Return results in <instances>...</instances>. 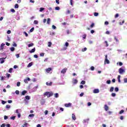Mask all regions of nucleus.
Returning a JSON list of instances; mask_svg holds the SVG:
<instances>
[{"label":"nucleus","mask_w":127,"mask_h":127,"mask_svg":"<svg viewBox=\"0 0 127 127\" xmlns=\"http://www.w3.org/2000/svg\"><path fill=\"white\" fill-rule=\"evenodd\" d=\"M4 78H5V76H1L0 78L1 81H3L4 80Z\"/></svg>","instance_id":"37"},{"label":"nucleus","mask_w":127,"mask_h":127,"mask_svg":"<svg viewBox=\"0 0 127 127\" xmlns=\"http://www.w3.org/2000/svg\"><path fill=\"white\" fill-rule=\"evenodd\" d=\"M25 99L24 100V101L26 102L25 104H28V101H27V100H30V96L27 95L25 96Z\"/></svg>","instance_id":"4"},{"label":"nucleus","mask_w":127,"mask_h":127,"mask_svg":"<svg viewBox=\"0 0 127 127\" xmlns=\"http://www.w3.org/2000/svg\"><path fill=\"white\" fill-rule=\"evenodd\" d=\"M119 17V14L118 13H117L115 15V18H117Z\"/></svg>","instance_id":"58"},{"label":"nucleus","mask_w":127,"mask_h":127,"mask_svg":"<svg viewBox=\"0 0 127 127\" xmlns=\"http://www.w3.org/2000/svg\"><path fill=\"white\" fill-rule=\"evenodd\" d=\"M55 9H56V10H59V9H60V7L57 6L55 8Z\"/></svg>","instance_id":"34"},{"label":"nucleus","mask_w":127,"mask_h":127,"mask_svg":"<svg viewBox=\"0 0 127 127\" xmlns=\"http://www.w3.org/2000/svg\"><path fill=\"white\" fill-rule=\"evenodd\" d=\"M24 34H25V35L26 37H27V36H28V34H27V33H26V32H24Z\"/></svg>","instance_id":"47"},{"label":"nucleus","mask_w":127,"mask_h":127,"mask_svg":"<svg viewBox=\"0 0 127 127\" xmlns=\"http://www.w3.org/2000/svg\"><path fill=\"white\" fill-rule=\"evenodd\" d=\"M30 118H34V114H30L29 115Z\"/></svg>","instance_id":"33"},{"label":"nucleus","mask_w":127,"mask_h":127,"mask_svg":"<svg viewBox=\"0 0 127 127\" xmlns=\"http://www.w3.org/2000/svg\"><path fill=\"white\" fill-rule=\"evenodd\" d=\"M44 9H45L44 8L41 7L40 8L39 11H40V12H41L43 11V10H44Z\"/></svg>","instance_id":"30"},{"label":"nucleus","mask_w":127,"mask_h":127,"mask_svg":"<svg viewBox=\"0 0 127 127\" xmlns=\"http://www.w3.org/2000/svg\"><path fill=\"white\" fill-rule=\"evenodd\" d=\"M72 119L73 120V121H76V116L74 114H72Z\"/></svg>","instance_id":"10"},{"label":"nucleus","mask_w":127,"mask_h":127,"mask_svg":"<svg viewBox=\"0 0 127 127\" xmlns=\"http://www.w3.org/2000/svg\"><path fill=\"white\" fill-rule=\"evenodd\" d=\"M104 64H110V61L108 60V55H105V59L104 60Z\"/></svg>","instance_id":"1"},{"label":"nucleus","mask_w":127,"mask_h":127,"mask_svg":"<svg viewBox=\"0 0 127 127\" xmlns=\"http://www.w3.org/2000/svg\"><path fill=\"white\" fill-rule=\"evenodd\" d=\"M91 105H92V104L90 102H88L87 103L88 107H90V106H91Z\"/></svg>","instance_id":"54"},{"label":"nucleus","mask_w":127,"mask_h":127,"mask_svg":"<svg viewBox=\"0 0 127 127\" xmlns=\"http://www.w3.org/2000/svg\"><path fill=\"white\" fill-rule=\"evenodd\" d=\"M88 122H89V119H88L83 120V123H88Z\"/></svg>","instance_id":"26"},{"label":"nucleus","mask_w":127,"mask_h":127,"mask_svg":"<svg viewBox=\"0 0 127 127\" xmlns=\"http://www.w3.org/2000/svg\"><path fill=\"white\" fill-rule=\"evenodd\" d=\"M81 84H82V85H85V84H86V81H84V80H82L81 82Z\"/></svg>","instance_id":"35"},{"label":"nucleus","mask_w":127,"mask_h":127,"mask_svg":"<svg viewBox=\"0 0 127 127\" xmlns=\"http://www.w3.org/2000/svg\"><path fill=\"white\" fill-rule=\"evenodd\" d=\"M115 92H119V88L118 87H116L115 88Z\"/></svg>","instance_id":"40"},{"label":"nucleus","mask_w":127,"mask_h":127,"mask_svg":"<svg viewBox=\"0 0 127 127\" xmlns=\"http://www.w3.org/2000/svg\"><path fill=\"white\" fill-rule=\"evenodd\" d=\"M112 97H116L117 96V94L115 93H113L111 94Z\"/></svg>","instance_id":"27"},{"label":"nucleus","mask_w":127,"mask_h":127,"mask_svg":"<svg viewBox=\"0 0 127 127\" xmlns=\"http://www.w3.org/2000/svg\"><path fill=\"white\" fill-rule=\"evenodd\" d=\"M105 43L106 44V47H108V46H109V44H108V41H105Z\"/></svg>","instance_id":"48"},{"label":"nucleus","mask_w":127,"mask_h":127,"mask_svg":"<svg viewBox=\"0 0 127 127\" xmlns=\"http://www.w3.org/2000/svg\"><path fill=\"white\" fill-rule=\"evenodd\" d=\"M67 71V68H64L61 71V73H62V74H65V73H66V71Z\"/></svg>","instance_id":"6"},{"label":"nucleus","mask_w":127,"mask_h":127,"mask_svg":"<svg viewBox=\"0 0 127 127\" xmlns=\"http://www.w3.org/2000/svg\"><path fill=\"white\" fill-rule=\"evenodd\" d=\"M33 64L32 63V62L30 63L27 65V67L29 68V67H31V66H32Z\"/></svg>","instance_id":"20"},{"label":"nucleus","mask_w":127,"mask_h":127,"mask_svg":"<svg viewBox=\"0 0 127 127\" xmlns=\"http://www.w3.org/2000/svg\"><path fill=\"white\" fill-rule=\"evenodd\" d=\"M73 84H77L78 83V80L76 79L73 78L72 79Z\"/></svg>","instance_id":"9"},{"label":"nucleus","mask_w":127,"mask_h":127,"mask_svg":"<svg viewBox=\"0 0 127 127\" xmlns=\"http://www.w3.org/2000/svg\"><path fill=\"white\" fill-rule=\"evenodd\" d=\"M45 96H47L48 98H49L51 97L52 96H53V93L52 92H45L44 93Z\"/></svg>","instance_id":"2"},{"label":"nucleus","mask_w":127,"mask_h":127,"mask_svg":"<svg viewBox=\"0 0 127 127\" xmlns=\"http://www.w3.org/2000/svg\"><path fill=\"white\" fill-rule=\"evenodd\" d=\"M71 104L69 103L68 104H65L64 106L66 107V108H69V107H71Z\"/></svg>","instance_id":"11"},{"label":"nucleus","mask_w":127,"mask_h":127,"mask_svg":"<svg viewBox=\"0 0 127 127\" xmlns=\"http://www.w3.org/2000/svg\"><path fill=\"white\" fill-rule=\"evenodd\" d=\"M34 52H35V48H34L31 51H30V53H34Z\"/></svg>","instance_id":"17"},{"label":"nucleus","mask_w":127,"mask_h":127,"mask_svg":"<svg viewBox=\"0 0 127 127\" xmlns=\"http://www.w3.org/2000/svg\"><path fill=\"white\" fill-rule=\"evenodd\" d=\"M7 34H10V33H11V31L9 30L7 31Z\"/></svg>","instance_id":"56"},{"label":"nucleus","mask_w":127,"mask_h":127,"mask_svg":"<svg viewBox=\"0 0 127 127\" xmlns=\"http://www.w3.org/2000/svg\"><path fill=\"white\" fill-rule=\"evenodd\" d=\"M114 39H115V40H116V42H119V39H118L117 38V37H116V36H115V37H114Z\"/></svg>","instance_id":"36"},{"label":"nucleus","mask_w":127,"mask_h":127,"mask_svg":"<svg viewBox=\"0 0 127 127\" xmlns=\"http://www.w3.org/2000/svg\"><path fill=\"white\" fill-rule=\"evenodd\" d=\"M118 80L119 83H121V75H118Z\"/></svg>","instance_id":"22"},{"label":"nucleus","mask_w":127,"mask_h":127,"mask_svg":"<svg viewBox=\"0 0 127 127\" xmlns=\"http://www.w3.org/2000/svg\"><path fill=\"white\" fill-rule=\"evenodd\" d=\"M34 30V27L32 28L30 30V32H33V31Z\"/></svg>","instance_id":"41"},{"label":"nucleus","mask_w":127,"mask_h":127,"mask_svg":"<svg viewBox=\"0 0 127 127\" xmlns=\"http://www.w3.org/2000/svg\"><path fill=\"white\" fill-rule=\"evenodd\" d=\"M6 108V109H9L10 108V105H7Z\"/></svg>","instance_id":"57"},{"label":"nucleus","mask_w":127,"mask_h":127,"mask_svg":"<svg viewBox=\"0 0 127 127\" xmlns=\"http://www.w3.org/2000/svg\"><path fill=\"white\" fill-rule=\"evenodd\" d=\"M28 81H30V78H29V77H27V78L24 79V82L26 84H27V83H28Z\"/></svg>","instance_id":"7"},{"label":"nucleus","mask_w":127,"mask_h":127,"mask_svg":"<svg viewBox=\"0 0 127 127\" xmlns=\"http://www.w3.org/2000/svg\"><path fill=\"white\" fill-rule=\"evenodd\" d=\"M19 112H21V109H17V110H16L15 113L19 114Z\"/></svg>","instance_id":"16"},{"label":"nucleus","mask_w":127,"mask_h":127,"mask_svg":"<svg viewBox=\"0 0 127 127\" xmlns=\"http://www.w3.org/2000/svg\"><path fill=\"white\" fill-rule=\"evenodd\" d=\"M119 72L120 74H123V73H125L126 71H125V69H124V67H122L119 69Z\"/></svg>","instance_id":"3"},{"label":"nucleus","mask_w":127,"mask_h":127,"mask_svg":"<svg viewBox=\"0 0 127 127\" xmlns=\"http://www.w3.org/2000/svg\"><path fill=\"white\" fill-rule=\"evenodd\" d=\"M5 45V44L2 43L0 46V50H2L3 49V47Z\"/></svg>","instance_id":"8"},{"label":"nucleus","mask_w":127,"mask_h":127,"mask_svg":"<svg viewBox=\"0 0 127 127\" xmlns=\"http://www.w3.org/2000/svg\"><path fill=\"white\" fill-rule=\"evenodd\" d=\"M107 84H111V80H109L106 81Z\"/></svg>","instance_id":"46"},{"label":"nucleus","mask_w":127,"mask_h":127,"mask_svg":"<svg viewBox=\"0 0 127 127\" xmlns=\"http://www.w3.org/2000/svg\"><path fill=\"white\" fill-rule=\"evenodd\" d=\"M17 87H19V86H20V82H18L17 83Z\"/></svg>","instance_id":"51"},{"label":"nucleus","mask_w":127,"mask_h":127,"mask_svg":"<svg viewBox=\"0 0 127 127\" xmlns=\"http://www.w3.org/2000/svg\"><path fill=\"white\" fill-rule=\"evenodd\" d=\"M58 97H59V95L58 94V93L55 94V98H58Z\"/></svg>","instance_id":"29"},{"label":"nucleus","mask_w":127,"mask_h":127,"mask_svg":"<svg viewBox=\"0 0 127 127\" xmlns=\"http://www.w3.org/2000/svg\"><path fill=\"white\" fill-rule=\"evenodd\" d=\"M27 125H28V124H27V123L24 124V125L23 126V127H27Z\"/></svg>","instance_id":"49"},{"label":"nucleus","mask_w":127,"mask_h":127,"mask_svg":"<svg viewBox=\"0 0 127 127\" xmlns=\"http://www.w3.org/2000/svg\"><path fill=\"white\" fill-rule=\"evenodd\" d=\"M10 51H11L12 52H13V51H14V50H15V48H14V47H12L10 48Z\"/></svg>","instance_id":"24"},{"label":"nucleus","mask_w":127,"mask_h":127,"mask_svg":"<svg viewBox=\"0 0 127 127\" xmlns=\"http://www.w3.org/2000/svg\"><path fill=\"white\" fill-rule=\"evenodd\" d=\"M40 56L43 57V56H44V54L43 53H41V54H40Z\"/></svg>","instance_id":"64"},{"label":"nucleus","mask_w":127,"mask_h":127,"mask_svg":"<svg viewBox=\"0 0 127 127\" xmlns=\"http://www.w3.org/2000/svg\"><path fill=\"white\" fill-rule=\"evenodd\" d=\"M51 21V20L50 19V18H48L47 21V24H50Z\"/></svg>","instance_id":"19"},{"label":"nucleus","mask_w":127,"mask_h":127,"mask_svg":"<svg viewBox=\"0 0 127 127\" xmlns=\"http://www.w3.org/2000/svg\"><path fill=\"white\" fill-rule=\"evenodd\" d=\"M0 127H5V124H3L0 126Z\"/></svg>","instance_id":"61"},{"label":"nucleus","mask_w":127,"mask_h":127,"mask_svg":"<svg viewBox=\"0 0 127 127\" xmlns=\"http://www.w3.org/2000/svg\"><path fill=\"white\" fill-rule=\"evenodd\" d=\"M26 93H27V92L26 90H24L22 92V96H24V95H25V94H26Z\"/></svg>","instance_id":"18"},{"label":"nucleus","mask_w":127,"mask_h":127,"mask_svg":"<svg viewBox=\"0 0 127 127\" xmlns=\"http://www.w3.org/2000/svg\"><path fill=\"white\" fill-rule=\"evenodd\" d=\"M86 37H87V35H83V39H85L86 38Z\"/></svg>","instance_id":"63"},{"label":"nucleus","mask_w":127,"mask_h":127,"mask_svg":"<svg viewBox=\"0 0 127 127\" xmlns=\"http://www.w3.org/2000/svg\"><path fill=\"white\" fill-rule=\"evenodd\" d=\"M69 2L70 5H72V6H73V2H74V1L73 0H69Z\"/></svg>","instance_id":"23"},{"label":"nucleus","mask_w":127,"mask_h":127,"mask_svg":"<svg viewBox=\"0 0 127 127\" xmlns=\"http://www.w3.org/2000/svg\"><path fill=\"white\" fill-rule=\"evenodd\" d=\"M15 93L16 94V95H19V91L18 90H16Z\"/></svg>","instance_id":"42"},{"label":"nucleus","mask_w":127,"mask_h":127,"mask_svg":"<svg viewBox=\"0 0 127 127\" xmlns=\"http://www.w3.org/2000/svg\"><path fill=\"white\" fill-rule=\"evenodd\" d=\"M104 109H105V111H108L109 110V106H108V105H105V106H104Z\"/></svg>","instance_id":"13"},{"label":"nucleus","mask_w":127,"mask_h":127,"mask_svg":"<svg viewBox=\"0 0 127 127\" xmlns=\"http://www.w3.org/2000/svg\"><path fill=\"white\" fill-rule=\"evenodd\" d=\"M46 85L47 86H52V82H46Z\"/></svg>","instance_id":"15"},{"label":"nucleus","mask_w":127,"mask_h":127,"mask_svg":"<svg viewBox=\"0 0 127 127\" xmlns=\"http://www.w3.org/2000/svg\"><path fill=\"white\" fill-rule=\"evenodd\" d=\"M52 28H53V29H56V26H55V25H52Z\"/></svg>","instance_id":"59"},{"label":"nucleus","mask_w":127,"mask_h":127,"mask_svg":"<svg viewBox=\"0 0 127 127\" xmlns=\"http://www.w3.org/2000/svg\"><path fill=\"white\" fill-rule=\"evenodd\" d=\"M90 70H91V71H94L95 70V67L94 66H91L90 67Z\"/></svg>","instance_id":"39"},{"label":"nucleus","mask_w":127,"mask_h":127,"mask_svg":"<svg viewBox=\"0 0 127 127\" xmlns=\"http://www.w3.org/2000/svg\"><path fill=\"white\" fill-rule=\"evenodd\" d=\"M65 46H66V47H68L69 46V43L66 42L65 43Z\"/></svg>","instance_id":"50"},{"label":"nucleus","mask_w":127,"mask_h":127,"mask_svg":"<svg viewBox=\"0 0 127 127\" xmlns=\"http://www.w3.org/2000/svg\"><path fill=\"white\" fill-rule=\"evenodd\" d=\"M5 58H6V57L5 58H0V64H3V63H4Z\"/></svg>","instance_id":"5"},{"label":"nucleus","mask_w":127,"mask_h":127,"mask_svg":"<svg viewBox=\"0 0 127 127\" xmlns=\"http://www.w3.org/2000/svg\"><path fill=\"white\" fill-rule=\"evenodd\" d=\"M124 83H127V78H124Z\"/></svg>","instance_id":"62"},{"label":"nucleus","mask_w":127,"mask_h":127,"mask_svg":"<svg viewBox=\"0 0 127 127\" xmlns=\"http://www.w3.org/2000/svg\"><path fill=\"white\" fill-rule=\"evenodd\" d=\"M9 73H11V72H12V68H11L9 69V71H8Z\"/></svg>","instance_id":"60"},{"label":"nucleus","mask_w":127,"mask_h":127,"mask_svg":"<svg viewBox=\"0 0 127 127\" xmlns=\"http://www.w3.org/2000/svg\"><path fill=\"white\" fill-rule=\"evenodd\" d=\"M34 24H38V21H37V20H35V21H34Z\"/></svg>","instance_id":"45"},{"label":"nucleus","mask_w":127,"mask_h":127,"mask_svg":"<svg viewBox=\"0 0 127 127\" xmlns=\"http://www.w3.org/2000/svg\"><path fill=\"white\" fill-rule=\"evenodd\" d=\"M81 51H82V52H85V51H87V48H84L82 49L81 50Z\"/></svg>","instance_id":"28"},{"label":"nucleus","mask_w":127,"mask_h":127,"mask_svg":"<svg viewBox=\"0 0 127 127\" xmlns=\"http://www.w3.org/2000/svg\"><path fill=\"white\" fill-rule=\"evenodd\" d=\"M45 116L48 115V111L46 110L44 112Z\"/></svg>","instance_id":"44"},{"label":"nucleus","mask_w":127,"mask_h":127,"mask_svg":"<svg viewBox=\"0 0 127 127\" xmlns=\"http://www.w3.org/2000/svg\"><path fill=\"white\" fill-rule=\"evenodd\" d=\"M10 11H11V12H13V13L15 12V10L13 8L11 9Z\"/></svg>","instance_id":"43"},{"label":"nucleus","mask_w":127,"mask_h":127,"mask_svg":"<svg viewBox=\"0 0 127 127\" xmlns=\"http://www.w3.org/2000/svg\"><path fill=\"white\" fill-rule=\"evenodd\" d=\"M11 120H15V116H13L12 117H10Z\"/></svg>","instance_id":"53"},{"label":"nucleus","mask_w":127,"mask_h":127,"mask_svg":"<svg viewBox=\"0 0 127 127\" xmlns=\"http://www.w3.org/2000/svg\"><path fill=\"white\" fill-rule=\"evenodd\" d=\"M94 25H95V24H94V23H92L90 25V27H91V28L94 27Z\"/></svg>","instance_id":"55"},{"label":"nucleus","mask_w":127,"mask_h":127,"mask_svg":"<svg viewBox=\"0 0 127 127\" xmlns=\"http://www.w3.org/2000/svg\"><path fill=\"white\" fill-rule=\"evenodd\" d=\"M51 70H52V68H51V67H49L48 68H47L46 69L47 73H50V71H51Z\"/></svg>","instance_id":"12"},{"label":"nucleus","mask_w":127,"mask_h":127,"mask_svg":"<svg viewBox=\"0 0 127 127\" xmlns=\"http://www.w3.org/2000/svg\"><path fill=\"white\" fill-rule=\"evenodd\" d=\"M45 104V100L44 99H42L41 100V105H44Z\"/></svg>","instance_id":"14"},{"label":"nucleus","mask_w":127,"mask_h":127,"mask_svg":"<svg viewBox=\"0 0 127 127\" xmlns=\"http://www.w3.org/2000/svg\"><path fill=\"white\" fill-rule=\"evenodd\" d=\"M33 45H34V44H33V43H32L30 44H28V47H32V46H33Z\"/></svg>","instance_id":"21"},{"label":"nucleus","mask_w":127,"mask_h":127,"mask_svg":"<svg viewBox=\"0 0 127 127\" xmlns=\"http://www.w3.org/2000/svg\"><path fill=\"white\" fill-rule=\"evenodd\" d=\"M15 8H18V4H15Z\"/></svg>","instance_id":"52"},{"label":"nucleus","mask_w":127,"mask_h":127,"mask_svg":"<svg viewBox=\"0 0 127 127\" xmlns=\"http://www.w3.org/2000/svg\"><path fill=\"white\" fill-rule=\"evenodd\" d=\"M125 113V111L124 110H122L120 111L119 114L120 115H122V114Z\"/></svg>","instance_id":"25"},{"label":"nucleus","mask_w":127,"mask_h":127,"mask_svg":"<svg viewBox=\"0 0 127 127\" xmlns=\"http://www.w3.org/2000/svg\"><path fill=\"white\" fill-rule=\"evenodd\" d=\"M37 89V87L35 86L33 88V91L34 92L36 91V89Z\"/></svg>","instance_id":"38"},{"label":"nucleus","mask_w":127,"mask_h":127,"mask_svg":"<svg viewBox=\"0 0 127 127\" xmlns=\"http://www.w3.org/2000/svg\"><path fill=\"white\" fill-rule=\"evenodd\" d=\"M51 45H52V43H51V42H49L48 43V47H51Z\"/></svg>","instance_id":"31"},{"label":"nucleus","mask_w":127,"mask_h":127,"mask_svg":"<svg viewBox=\"0 0 127 127\" xmlns=\"http://www.w3.org/2000/svg\"><path fill=\"white\" fill-rule=\"evenodd\" d=\"M114 87H111L110 89V92H113L114 91Z\"/></svg>","instance_id":"32"}]
</instances>
